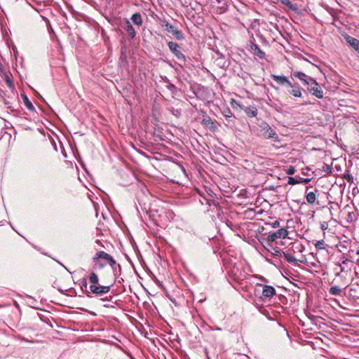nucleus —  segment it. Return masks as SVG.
Masks as SVG:
<instances>
[{"label":"nucleus","mask_w":359,"mask_h":359,"mask_svg":"<svg viewBox=\"0 0 359 359\" xmlns=\"http://www.w3.org/2000/svg\"><path fill=\"white\" fill-rule=\"evenodd\" d=\"M90 283L89 290H86V295L91 297V294L95 296H102L109 292L111 287L109 285H101L97 274L94 271H90L88 276Z\"/></svg>","instance_id":"1"},{"label":"nucleus","mask_w":359,"mask_h":359,"mask_svg":"<svg viewBox=\"0 0 359 359\" xmlns=\"http://www.w3.org/2000/svg\"><path fill=\"white\" fill-rule=\"evenodd\" d=\"M99 259H102L106 260L108 264L111 266L114 275L117 276L121 274V266L120 264H117L115 259L108 253L104 251H98L95 253V256L93 257V261L96 262V260Z\"/></svg>","instance_id":"2"},{"label":"nucleus","mask_w":359,"mask_h":359,"mask_svg":"<svg viewBox=\"0 0 359 359\" xmlns=\"http://www.w3.org/2000/svg\"><path fill=\"white\" fill-rule=\"evenodd\" d=\"M262 288V295L259 296V298L264 301L266 299H271L273 296L276 295V289L271 285H263L261 283H257L255 288V295L258 296L260 294V289Z\"/></svg>","instance_id":"3"},{"label":"nucleus","mask_w":359,"mask_h":359,"mask_svg":"<svg viewBox=\"0 0 359 359\" xmlns=\"http://www.w3.org/2000/svg\"><path fill=\"white\" fill-rule=\"evenodd\" d=\"M260 127L262 136H264L265 138H271L275 142H280L278 134L268 123H263Z\"/></svg>","instance_id":"4"},{"label":"nucleus","mask_w":359,"mask_h":359,"mask_svg":"<svg viewBox=\"0 0 359 359\" xmlns=\"http://www.w3.org/2000/svg\"><path fill=\"white\" fill-rule=\"evenodd\" d=\"M168 46L170 50V52L177 57V60H179L180 62H185L186 61V57L182 53L181 50L180 46L178 45V43L173 42V41H169L168 43Z\"/></svg>","instance_id":"5"},{"label":"nucleus","mask_w":359,"mask_h":359,"mask_svg":"<svg viewBox=\"0 0 359 359\" xmlns=\"http://www.w3.org/2000/svg\"><path fill=\"white\" fill-rule=\"evenodd\" d=\"M313 83H310L307 86V90L316 97L321 99L323 97V91L317 81L313 79Z\"/></svg>","instance_id":"6"},{"label":"nucleus","mask_w":359,"mask_h":359,"mask_svg":"<svg viewBox=\"0 0 359 359\" xmlns=\"http://www.w3.org/2000/svg\"><path fill=\"white\" fill-rule=\"evenodd\" d=\"M291 78L292 79H298L302 81L303 84L305 86H308L311 82L313 83V79L311 76L306 75V74L300 72V71H293L291 72Z\"/></svg>","instance_id":"7"},{"label":"nucleus","mask_w":359,"mask_h":359,"mask_svg":"<svg viewBox=\"0 0 359 359\" xmlns=\"http://www.w3.org/2000/svg\"><path fill=\"white\" fill-rule=\"evenodd\" d=\"M287 233V229L281 228L276 231L270 232L268 235L267 240L271 242H274L278 238H285Z\"/></svg>","instance_id":"8"},{"label":"nucleus","mask_w":359,"mask_h":359,"mask_svg":"<svg viewBox=\"0 0 359 359\" xmlns=\"http://www.w3.org/2000/svg\"><path fill=\"white\" fill-rule=\"evenodd\" d=\"M229 276L233 280L239 283L244 280L246 276V273L238 267L234 266L229 272Z\"/></svg>","instance_id":"9"},{"label":"nucleus","mask_w":359,"mask_h":359,"mask_svg":"<svg viewBox=\"0 0 359 359\" xmlns=\"http://www.w3.org/2000/svg\"><path fill=\"white\" fill-rule=\"evenodd\" d=\"M235 104L241 109L244 110L246 115L249 117H255L257 115V109L255 106L244 107L238 102H235Z\"/></svg>","instance_id":"10"},{"label":"nucleus","mask_w":359,"mask_h":359,"mask_svg":"<svg viewBox=\"0 0 359 359\" xmlns=\"http://www.w3.org/2000/svg\"><path fill=\"white\" fill-rule=\"evenodd\" d=\"M250 50L254 54V55L257 56L258 58L263 60L266 57L265 53L260 49V48L256 43L250 42Z\"/></svg>","instance_id":"11"},{"label":"nucleus","mask_w":359,"mask_h":359,"mask_svg":"<svg viewBox=\"0 0 359 359\" xmlns=\"http://www.w3.org/2000/svg\"><path fill=\"white\" fill-rule=\"evenodd\" d=\"M271 76L280 86L287 85V86H291V82L289 81L287 77L284 75L271 74Z\"/></svg>","instance_id":"12"},{"label":"nucleus","mask_w":359,"mask_h":359,"mask_svg":"<svg viewBox=\"0 0 359 359\" xmlns=\"http://www.w3.org/2000/svg\"><path fill=\"white\" fill-rule=\"evenodd\" d=\"M291 88V90H288V93L296 97H301L302 96V89L299 86L298 83H292L291 86H289Z\"/></svg>","instance_id":"13"},{"label":"nucleus","mask_w":359,"mask_h":359,"mask_svg":"<svg viewBox=\"0 0 359 359\" xmlns=\"http://www.w3.org/2000/svg\"><path fill=\"white\" fill-rule=\"evenodd\" d=\"M124 29L127 32L128 35L131 38L134 39L136 36V32L128 19L124 20Z\"/></svg>","instance_id":"14"},{"label":"nucleus","mask_w":359,"mask_h":359,"mask_svg":"<svg viewBox=\"0 0 359 359\" xmlns=\"http://www.w3.org/2000/svg\"><path fill=\"white\" fill-rule=\"evenodd\" d=\"M201 123L203 126H205L206 128H209L210 130L212 131H215L217 128L214 121L208 115L203 116Z\"/></svg>","instance_id":"15"},{"label":"nucleus","mask_w":359,"mask_h":359,"mask_svg":"<svg viewBox=\"0 0 359 359\" xmlns=\"http://www.w3.org/2000/svg\"><path fill=\"white\" fill-rule=\"evenodd\" d=\"M346 42L355 50L359 53V40L352 37L351 36H348L346 37Z\"/></svg>","instance_id":"16"},{"label":"nucleus","mask_w":359,"mask_h":359,"mask_svg":"<svg viewBox=\"0 0 359 359\" xmlns=\"http://www.w3.org/2000/svg\"><path fill=\"white\" fill-rule=\"evenodd\" d=\"M308 190V189H306V191ZM318 190H315V191H310V192H307L306 191V201L308 202V203L309 204H313L316 200V193L318 192Z\"/></svg>","instance_id":"17"},{"label":"nucleus","mask_w":359,"mask_h":359,"mask_svg":"<svg viewBox=\"0 0 359 359\" xmlns=\"http://www.w3.org/2000/svg\"><path fill=\"white\" fill-rule=\"evenodd\" d=\"M278 1L281 2L283 4L286 6L287 8H289L290 10L297 12L299 10V7L297 4L292 3L290 0H278Z\"/></svg>","instance_id":"18"},{"label":"nucleus","mask_w":359,"mask_h":359,"mask_svg":"<svg viewBox=\"0 0 359 359\" xmlns=\"http://www.w3.org/2000/svg\"><path fill=\"white\" fill-rule=\"evenodd\" d=\"M131 20L135 25L137 26H141L142 24V18L140 13H134L131 17Z\"/></svg>","instance_id":"19"},{"label":"nucleus","mask_w":359,"mask_h":359,"mask_svg":"<svg viewBox=\"0 0 359 359\" xmlns=\"http://www.w3.org/2000/svg\"><path fill=\"white\" fill-rule=\"evenodd\" d=\"M283 254L287 262L293 264L294 265L297 264V259L294 257H293L290 253H289L288 252H283Z\"/></svg>","instance_id":"20"},{"label":"nucleus","mask_w":359,"mask_h":359,"mask_svg":"<svg viewBox=\"0 0 359 359\" xmlns=\"http://www.w3.org/2000/svg\"><path fill=\"white\" fill-rule=\"evenodd\" d=\"M170 33H172V35L175 37V39L179 41H182L184 39V34L181 30L174 28Z\"/></svg>","instance_id":"21"},{"label":"nucleus","mask_w":359,"mask_h":359,"mask_svg":"<svg viewBox=\"0 0 359 359\" xmlns=\"http://www.w3.org/2000/svg\"><path fill=\"white\" fill-rule=\"evenodd\" d=\"M160 25L161 27H165V29L169 32H171L175 28L165 19L160 20Z\"/></svg>","instance_id":"22"},{"label":"nucleus","mask_w":359,"mask_h":359,"mask_svg":"<svg viewBox=\"0 0 359 359\" xmlns=\"http://www.w3.org/2000/svg\"><path fill=\"white\" fill-rule=\"evenodd\" d=\"M22 96L23 98L24 104L26 106V107L30 111H34V107L31 102V101L29 100V98L27 97V95H22Z\"/></svg>","instance_id":"23"},{"label":"nucleus","mask_w":359,"mask_h":359,"mask_svg":"<svg viewBox=\"0 0 359 359\" xmlns=\"http://www.w3.org/2000/svg\"><path fill=\"white\" fill-rule=\"evenodd\" d=\"M341 292V288L337 285L332 286L329 290L330 294H331L332 295H334V296L340 295Z\"/></svg>","instance_id":"24"},{"label":"nucleus","mask_w":359,"mask_h":359,"mask_svg":"<svg viewBox=\"0 0 359 359\" xmlns=\"http://www.w3.org/2000/svg\"><path fill=\"white\" fill-rule=\"evenodd\" d=\"M349 262V260L348 259H344L341 263H340L339 264V267H340V272H338L336 273V276H340V273H343V272H345L346 271V266L348 264Z\"/></svg>","instance_id":"25"},{"label":"nucleus","mask_w":359,"mask_h":359,"mask_svg":"<svg viewBox=\"0 0 359 359\" xmlns=\"http://www.w3.org/2000/svg\"><path fill=\"white\" fill-rule=\"evenodd\" d=\"M314 246L317 250H325L327 244L323 240H320L316 241Z\"/></svg>","instance_id":"26"},{"label":"nucleus","mask_w":359,"mask_h":359,"mask_svg":"<svg viewBox=\"0 0 359 359\" xmlns=\"http://www.w3.org/2000/svg\"><path fill=\"white\" fill-rule=\"evenodd\" d=\"M81 288L85 294H86V290H89V289H88V283H87L86 278H83L81 280Z\"/></svg>","instance_id":"27"},{"label":"nucleus","mask_w":359,"mask_h":359,"mask_svg":"<svg viewBox=\"0 0 359 359\" xmlns=\"http://www.w3.org/2000/svg\"><path fill=\"white\" fill-rule=\"evenodd\" d=\"M98 260L99 259L96 260V262H94V265L93 266V270L102 269L105 266L104 264L100 262Z\"/></svg>","instance_id":"28"},{"label":"nucleus","mask_w":359,"mask_h":359,"mask_svg":"<svg viewBox=\"0 0 359 359\" xmlns=\"http://www.w3.org/2000/svg\"><path fill=\"white\" fill-rule=\"evenodd\" d=\"M166 87L172 93H175L177 92L176 86L172 83H169V84L167 85Z\"/></svg>","instance_id":"29"},{"label":"nucleus","mask_w":359,"mask_h":359,"mask_svg":"<svg viewBox=\"0 0 359 359\" xmlns=\"http://www.w3.org/2000/svg\"><path fill=\"white\" fill-rule=\"evenodd\" d=\"M205 203L208 204L209 206H211V205L217 206L218 205V202H217L214 199H205Z\"/></svg>","instance_id":"30"},{"label":"nucleus","mask_w":359,"mask_h":359,"mask_svg":"<svg viewBox=\"0 0 359 359\" xmlns=\"http://www.w3.org/2000/svg\"><path fill=\"white\" fill-rule=\"evenodd\" d=\"M283 252H284L281 251L280 249L276 248L273 249V255L278 257H280L282 255H283Z\"/></svg>","instance_id":"31"},{"label":"nucleus","mask_w":359,"mask_h":359,"mask_svg":"<svg viewBox=\"0 0 359 359\" xmlns=\"http://www.w3.org/2000/svg\"><path fill=\"white\" fill-rule=\"evenodd\" d=\"M323 170L327 173H330L332 170V168L331 165L325 163L323 166Z\"/></svg>","instance_id":"32"},{"label":"nucleus","mask_w":359,"mask_h":359,"mask_svg":"<svg viewBox=\"0 0 359 359\" xmlns=\"http://www.w3.org/2000/svg\"><path fill=\"white\" fill-rule=\"evenodd\" d=\"M287 183L289 184L294 185L296 184L300 183V182L299 180H295L294 177H289Z\"/></svg>","instance_id":"33"},{"label":"nucleus","mask_w":359,"mask_h":359,"mask_svg":"<svg viewBox=\"0 0 359 359\" xmlns=\"http://www.w3.org/2000/svg\"><path fill=\"white\" fill-rule=\"evenodd\" d=\"M285 172L287 175H293L295 172V168L294 167L290 165L287 168Z\"/></svg>","instance_id":"34"},{"label":"nucleus","mask_w":359,"mask_h":359,"mask_svg":"<svg viewBox=\"0 0 359 359\" xmlns=\"http://www.w3.org/2000/svg\"><path fill=\"white\" fill-rule=\"evenodd\" d=\"M328 226H329V224H328V222H323L322 223H320V229L323 231L327 230L328 229Z\"/></svg>","instance_id":"35"},{"label":"nucleus","mask_w":359,"mask_h":359,"mask_svg":"<svg viewBox=\"0 0 359 359\" xmlns=\"http://www.w3.org/2000/svg\"><path fill=\"white\" fill-rule=\"evenodd\" d=\"M6 81L7 86L9 88H12L13 87V82H12V81L10 79V78L8 76H6Z\"/></svg>","instance_id":"36"},{"label":"nucleus","mask_w":359,"mask_h":359,"mask_svg":"<svg viewBox=\"0 0 359 359\" xmlns=\"http://www.w3.org/2000/svg\"><path fill=\"white\" fill-rule=\"evenodd\" d=\"M295 248L300 252H303L304 250V247L302 244H297Z\"/></svg>","instance_id":"37"},{"label":"nucleus","mask_w":359,"mask_h":359,"mask_svg":"<svg viewBox=\"0 0 359 359\" xmlns=\"http://www.w3.org/2000/svg\"><path fill=\"white\" fill-rule=\"evenodd\" d=\"M299 181L300 182V183L308 184L311 181V179L305 178V179H302L301 180H299Z\"/></svg>","instance_id":"38"},{"label":"nucleus","mask_w":359,"mask_h":359,"mask_svg":"<svg viewBox=\"0 0 359 359\" xmlns=\"http://www.w3.org/2000/svg\"><path fill=\"white\" fill-rule=\"evenodd\" d=\"M232 115H233V114H232V112L229 109H228L226 113L224 114V116L226 117H231Z\"/></svg>","instance_id":"39"},{"label":"nucleus","mask_w":359,"mask_h":359,"mask_svg":"<svg viewBox=\"0 0 359 359\" xmlns=\"http://www.w3.org/2000/svg\"><path fill=\"white\" fill-rule=\"evenodd\" d=\"M279 226V222L278 221H275L273 223V227H277Z\"/></svg>","instance_id":"40"},{"label":"nucleus","mask_w":359,"mask_h":359,"mask_svg":"<svg viewBox=\"0 0 359 359\" xmlns=\"http://www.w3.org/2000/svg\"><path fill=\"white\" fill-rule=\"evenodd\" d=\"M163 81L167 83V85L169 84V83H171L170 80L165 76L164 79H163Z\"/></svg>","instance_id":"41"},{"label":"nucleus","mask_w":359,"mask_h":359,"mask_svg":"<svg viewBox=\"0 0 359 359\" xmlns=\"http://www.w3.org/2000/svg\"><path fill=\"white\" fill-rule=\"evenodd\" d=\"M344 178L351 180L352 179V177L349 174H347V176L344 175Z\"/></svg>","instance_id":"42"},{"label":"nucleus","mask_w":359,"mask_h":359,"mask_svg":"<svg viewBox=\"0 0 359 359\" xmlns=\"http://www.w3.org/2000/svg\"><path fill=\"white\" fill-rule=\"evenodd\" d=\"M205 199H207V198H206L205 197H203V200H200L201 203L202 204H203L204 203H205Z\"/></svg>","instance_id":"43"},{"label":"nucleus","mask_w":359,"mask_h":359,"mask_svg":"<svg viewBox=\"0 0 359 359\" xmlns=\"http://www.w3.org/2000/svg\"><path fill=\"white\" fill-rule=\"evenodd\" d=\"M356 254H357V255H359V248L357 250V251H356Z\"/></svg>","instance_id":"44"},{"label":"nucleus","mask_w":359,"mask_h":359,"mask_svg":"<svg viewBox=\"0 0 359 359\" xmlns=\"http://www.w3.org/2000/svg\"><path fill=\"white\" fill-rule=\"evenodd\" d=\"M358 264L359 265V259L358 260Z\"/></svg>","instance_id":"45"},{"label":"nucleus","mask_w":359,"mask_h":359,"mask_svg":"<svg viewBox=\"0 0 359 359\" xmlns=\"http://www.w3.org/2000/svg\"><path fill=\"white\" fill-rule=\"evenodd\" d=\"M208 359H210V358H208Z\"/></svg>","instance_id":"46"},{"label":"nucleus","mask_w":359,"mask_h":359,"mask_svg":"<svg viewBox=\"0 0 359 359\" xmlns=\"http://www.w3.org/2000/svg\"><path fill=\"white\" fill-rule=\"evenodd\" d=\"M208 359H210V358H208Z\"/></svg>","instance_id":"47"}]
</instances>
